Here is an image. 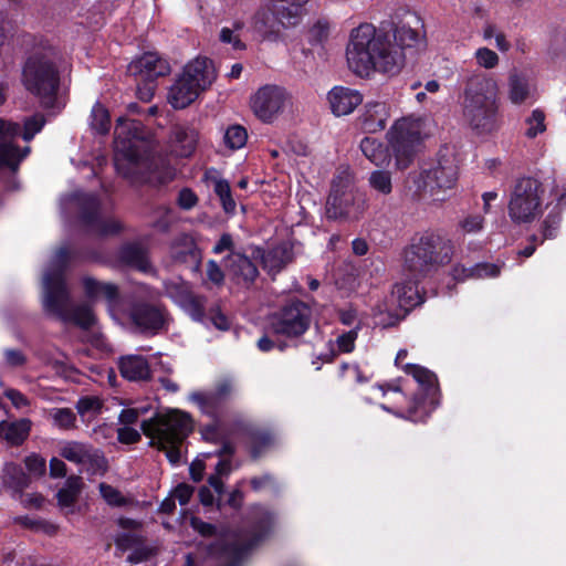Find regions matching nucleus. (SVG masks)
<instances>
[{
    "mask_svg": "<svg viewBox=\"0 0 566 566\" xmlns=\"http://www.w3.org/2000/svg\"><path fill=\"white\" fill-rule=\"evenodd\" d=\"M346 59L349 69L360 77L373 72L394 76L405 64V54L394 48L388 31L370 23H361L352 31Z\"/></svg>",
    "mask_w": 566,
    "mask_h": 566,
    "instance_id": "f257e3e1",
    "label": "nucleus"
},
{
    "mask_svg": "<svg viewBox=\"0 0 566 566\" xmlns=\"http://www.w3.org/2000/svg\"><path fill=\"white\" fill-rule=\"evenodd\" d=\"M454 243L443 229L416 232L402 250V266L408 276L424 280L451 263Z\"/></svg>",
    "mask_w": 566,
    "mask_h": 566,
    "instance_id": "f03ea898",
    "label": "nucleus"
},
{
    "mask_svg": "<svg viewBox=\"0 0 566 566\" xmlns=\"http://www.w3.org/2000/svg\"><path fill=\"white\" fill-rule=\"evenodd\" d=\"M21 81L43 109L60 108L61 71L53 50L42 49L30 53L22 66Z\"/></svg>",
    "mask_w": 566,
    "mask_h": 566,
    "instance_id": "7ed1b4c3",
    "label": "nucleus"
},
{
    "mask_svg": "<svg viewBox=\"0 0 566 566\" xmlns=\"http://www.w3.org/2000/svg\"><path fill=\"white\" fill-rule=\"evenodd\" d=\"M463 116L471 128L480 134L497 128L495 84L483 73L468 77L463 92Z\"/></svg>",
    "mask_w": 566,
    "mask_h": 566,
    "instance_id": "20e7f679",
    "label": "nucleus"
},
{
    "mask_svg": "<svg viewBox=\"0 0 566 566\" xmlns=\"http://www.w3.org/2000/svg\"><path fill=\"white\" fill-rule=\"evenodd\" d=\"M402 369L407 375L413 377L419 388L413 394L407 409L395 413L415 423L426 422L440 405L441 391L438 377L430 369L416 364H406Z\"/></svg>",
    "mask_w": 566,
    "mask_h": 566,
    "instance_id": "39448f33",
    "label": "nucleus"
},
{
    "mask_svg": "<svg viewBox=\"0 0 566 566\" xmlns=\"http://www.w3.org/2000/svg\"><path fill=\"white\" fill-rule=\"evenodd\" d=\"M213 62L208 57H197L188 63L180 77L169 91V102L176 109H182L193 103L201 92L214 80Z\"/></svg>",
    "mask_w": 566,
    "mask_h": 566,
    "instance_id": "423d86ee",
    "label": "nucleus"
},
{
    "mask_svg": "<svg viewBox=\"0 0 566 566\" xmlns=\"http://www.w3.org/2000/svg\"><path fill=\"white\" fill-rule=\"evenodd\" d=\"M237 392L234 378L226 376L218 379L210 390L193 391L190 400L209 418H223L232 421V424L241 426V415L233 407Z\"/></svg>",
    "mask_w": 566,
    "mask_h": 566,
    "instance_id": "0eeeda50",
    "label": "nucleus"
},
{
    "mask_svg": "<svg viewBox=\"0 0 566 566\" xmlns=\"http://www.w3.org/2000/svg\"><path fill=\"white\" fill-rule=\"evenodd\" d=\"M312 306L296 296L285 300L269 317V331L273 336L298 339L311 327Z\"/></svg>",
    "mask_w": 566,
    "mask_h": 566,
    "instance_id": "6e6552de",
    "label": "nucleus"
},
{
    "mask_svg": "<svg viewBox=\"0 0 566 566\" xmlns=\"http://www.w3.org/2000/svg\"><path fill=\"white\" fill-rule=\"evenodd\" d=\"M545 188L534 177L517 178L507 205L509 217L515 224L532 223L543 213Z\"/></svg>",
    "mask_w": 566,
    "mask_h": 566,
    "instance_id": "1a4fd4ad",
    "label": "nucleus"
},
{
    "mask_svg": "<svg viewBox=\"0 0 566 566\" xmlns=\"http://www.w3.org/2000/svg\"><path fill=\"white\" fill-rule=\"evenodd\" d=\"M416 190L412 193L413 200H420L427 192L433 196L436 190L451 189L458 180V166L453 156L438 155L437 164L430 169L412 176Z\"/></svg>",
    "mask_w": 566,
    "mask_h": 566,
    "instance_id": "9d476101",
    "label": "nucleus"
},
{
    "mask_svg": "<svg viewBox=\"0 0 566 566\" xmlns=\"http://www.w3.org/2000/svg\"><path fill=\"white\" fill-rule=\"evenodd\" d=\"M127 317L135 329L145 336H155L167 331L169 312L161 303L134 300L128 304Z\"/></svg>",
    "mask_w": 566,
    "mask_h": 566,
    "instance_id": "9b49d317",
    "label": "nucleus"
},
{
    "mask_svg": "<svg viewBox=\"0 0 566 566\" xmlns=\"http://www.w3.org/2000/svg\"><path fill=\"white\" fill-rule=\"evenodd\" d=\"M146 140L145 126L137 119L118 118L115 128V161H126L124 167L135 166L142 159L139 144Z\"/></svg>",
    "mask_w": 566,
    "mask_h": 566,
    "instance_id": "f8f14e48",
    "label": "nucleus"
},
{
    "mask_svg": "<svg viewBox=\"0 0 566 566\" xmlns=\"http://www.w3.org/2000/svg\"><path fill=\"white\" fill-rule=\"evenodd\" d=\"M388 142L396 160V167L407 169L413 161L417 147L421 143L417 124L406 118L397 120L388 132Z\"/></svg>",
    "mask_w": 566,
    "mask_h": 566,
    "instance_id": "ddd939ff",
    "label": "nucleus"
},
{
    "mask_svg": "<svg viewBox=\"0 0 566 566\" xmlns=\"http://www.w3.org/2000/svg\"><path fill=\"white\" fill-rule=\"evenodd\" d=\"M252 544L241 543L237 531L230 527H222L219 536L207 546V555L224 566H240Z\"/></svg>",
    "mask_w": 566,
    "mask_h": 566,
    "instance_id": "4468645a",
    "label": "nucleus"
},
{
    "mask_svg": "<svg viewBox=\"0 0 566 566\" xmlns=\"http://www.w3.org/2000/svg\"><path fill=\"white\" fill-rule=\"evenodd\" d=\"M78 220L93 233L98 235H114L122 231V224L115 220H105L101 217V201L94 193H84L78 198Z\"/></svg>",
    "mask_w": 566,
    "mask_h": 566,
    "instance_id": "2eb2a0df",
    "label": "nucleus"
},
{
    "mask_svg": "<svg viewBox=\"0 0 566 566\" xmlns=\"http://www.w3.org/2000/svg\"><path fill=\"white\" fill-rule=\"evenodd\" d=\"M115 168L118 174L133 182L149 185L155 188L167 186L175 180L176 169L164 160L151 163L146 171L138 170V164L135 166L124 167L123 163L116 160Z\"/></svg>",
    "mask_w": 566,
    "mask_h": 566,
    "instance_id": "dca6fc26",
    "label": "nucleus"
},
{
    "mask_svg": "<svg viewBox=\"0 0 566 566\" xmlns=\"http://www.w3.org/2000/svg\"><path fill=\"white\" fill-rule=\"evenodd\" d=\"M71 302L66 277H62L61 271H49L44 276V308L48 313L65 317L66 308Z\"/></svg>",
    "mask_w": 566,
    "mask_h": 566,
    "instance_id": "f3484780",
    "label": "nucleus"
},
{
    "mask_svg": "<svg viewBox=\"0 0 566 566\" xmlns=\"http://www.w3.org/2000/svg\"><path fill=\"white\" fill-rule=\"evenodd\" d=\"M272 7L270 12L274 18L272 24L268 22L269 17L265 12L261 14L260 22L270 32H275L274 24L277 23L283 28H290L297 25L303 15L306 13L305 4L308 0H270ZM260 17V13H259Z\"/></svg>",
    "mask_w": 566,
    "mask_h": 566,
    "instance_id": "a211bd4d",
    "label": "nucleus"
},
{
    "mask_svg": "<svg viewBox=\"0 0 566 566\" xmlns=\"http://www.w3.org/2000/svg\"><path fill=\"white\" fill-rule=\"evenodd\" d=\"M20 135V125L0 117V168L15 172L21 161L28 156L30 148L21 149L18 145L4 143Z\"/></svg>",
    "mask_w": 566,
    "mask_h": 566,
    "instance_id": "6ab92c4d",
    "label": "nucleus"
},
{
    "mask_svg": "<svg viewBox=\"0 0 566 566\" xmlns=\"http://www.w3.org/2000/svg\"><path fill=\"white\" fill-rule=\"evenodd\" d=\"M285 92L276 85H265L251 99V107L258 118L270 123L284 106Z\"/></svg>",
    "mask_w": 566,
    "mask_h": 566,
    "instance_id": "aec40b11",
    "label": "nucleus"
},
{
    "mask_svg": "<svg viewBox=\"0 0 566 566\" xmlns=\"http://www.w3.org/2000/svg\"><path fill=\"white\" fill-rule=\"evenodd\" d=\"M357 212L358 207H356L353 191L339 188L334 181L326 201L327 218L332 220L356 218Z\"/></svg>",
    "mask_w": 566,
    "mask_h": 566,
    "instance_id": "412c9836",
    "label": "nucleus"
},
{
    "mask_svg": "<svg viewBox=\"0 0 566 566\" xmlns=\"http://www.w3.org/2000/svg\"><path fill=\"white\" fill-rule=\"evenodd\" d=\"M159 419L164 427L163 442H184L193 431V420L186 411L175 409L163 413Z\"/></svg>",
    "mask_w": 566,
    "mask_h": 566,
    "instance_id": "4be33fe9",
    "label": "nucleus"
},
{
    "mask_svg": "<svg viewBox=\"0 0 566 566\" xmlns=\"http://www.w3.org/2000/svg\"><path fill=\"white\" fill-rule=\"evenodd\" d=\"M275 516L262 504H253L249 507L247 523L251 538L247 542L252 547L263 541L273 530Z\"/></svg>",
    "mask_w": 566,
    "mask_h": 566,
    "instance_id": "5701e85b",
    "label": "nucleus"
},
{
    "mask_svg": "<svg viewBox=\"0 0 566 566\" xmlns=\"http://www.w3.org/2000/svg\"><path fill=\"white\" fill-rule=\"evenodd\" d=\"M328 102L334 115L344 116L361 104L363 95L357 90L335 86L328 93Z\"/></svg>",
    "mask_w": 566,
    "mask_h": 566,
    "instance_id": "b1692460",
    "label": "nucleus"
},
{
    "mask_svg": "<svg viewBox=\"0 0 566 566\" xmlns=\"http://www.w3.org/2000/svg\"><path fill=\"white\" fill-rule=\"evenodd\" d=\"M128 69L133 74H139L147 80L165 76L170 70L165 60L151 52H146L140 57L133 61Z\"/></svg>",
    "mask_w": 566,
    "mask_h": 566,
    "instance_id": "393cba45",
    "label": "nucleus"
},
{
    "mask_svg": "<svg viewBox=\"0 0 566 566\" xmlns=\"http://www.w3.org/2000/svg\"><path fill=\"white\" fill-rule=\"evenodd\" d=\"M421 281L408 276V280L394 285L392 295L397 298L398 305L405 314L424 302V296L419 291Z\"/></svg>",
    "mask_w": 566,
    "mask_h": 566,
    "instance_id": "a878e982",
    "label": "nucleus"
},
{
    "mask_svg": "<svg viewBox=\"0 0 566 566\" xmlns=\"http://www.w3.org/2000/svg\"><path fill=\"white\" fill-rule=\"evenodd\" d=\"M224 262L230 274L241 279L247 286L252 285L259 276L256 265L243 253L231 251Z\"/></svg>",
    "mask_w": 566,
    "mask_h": 566,
    "instance_id": "bb28decb",
    "label": "nucleus"
},
{
    "mask_svg": "<svg viewBox=\"0 0 566 566\" xmlns=\"http://www.w3.org/2000/svg\"><path fill=\"white\" fill-rule=\"evenodd\" d=\"M389 112L384 102H368L364 113L359 116L360 128L365 133L374 134L385 129Z\"/></svg>",
    "mask_w": 566,
    "mask_h": 566,
    "instance_id": "cd10ccee",
    "label": "nucleus"
},
{
    "mask_svg": "<svg viewBox=\"0 0 566 566\" xmlns=\"http://www.w3.org/2000/svg\"><path fill=\"white\" fill-rule=\"evenodd\" d=\"M82 285L85 296L91 301L103 297L111 307L118 305L120 301L119 289L114 283L101 282L94 277L84 276Z\"/></svg>",
    "mask_w": 566,
    "mask_h": 566,
    "instance_id": "c85d7f7f",
    "label": "nucleus"
},
{
    "mask_svg": "<svg viewBox=\"0 0 566 566\" xmlns=\"http://www.w3.org/2000/svg\"><path fill=\"white\" fill-rule=\"evenodd\" d=\"M118 370L129 381H147L151 378L148 360L142 355H128L118 360Z\"/></svg>",
    "mask_w": 566,
    "mask_h": 566,
    "instance_id": "c756f323",
    "label": "nucleus"
},
{
    "mask_svg": "<svg viewBox=\"0 0 566 566\" xmlns=\"http://www.w3.org/2000/svg\"><path fill=\"white\" fill-rule=\"evenodd\" d=\"M32 421L29 418H20L13 421H0V440L9 447L22 446L30 436Z\"/></svg>",
    "mask_w": 566,
    "mask_h": 566,
    "instance_id": "7c9ffc66",
    "label": "nucleus"
},
{
    "mask_svg": "<svg viewBox=\"0 0 566 566\" xmlns=\"http://www.w3.org/2000/svg\"><path fill=\"white\" fill-rule=\"evenodd\" d=\"M117 259L123 265L140 272H147L150 269L147 250L137 242L124 243L118 249Z\"/></svg>",
    "mask_w": 566,
    "mask_h": 566,
    "instance_id": "2f4dec72",
    "label": "nucleus"
},
{
    "mask_svg": "<svg viewBox=\"0 0 566 566\" xmlns=\"http://www.w3.org/2000/svg\"><path fill=\"white\" fill-rule=\"evenodd\" d=\"M170 256L175 263L185 264L195 272L199 271L202 261L201 250L192 240L175 243Z\"/></svg>",
    "mask_w": 566,
    "mask_h": 566,
    "instance_id": "473e14b6",
    "label": "nucleus"
},
{
    "mask_svg": "<svg viewBox=\"0 0 566 566\" xmlns=\"http://www.w3.org/2000/svg\"><path fill=\"white\" fill-rule=\"evenodd\" d=\"M3 486L12 491L13 497H22L31 483L30 475L15 462H8L3 469Z\"/></svg>",
    "mask_w": 566,
    "mask_h": 566,
    "instance_id": "72a5a7b5",
    "label": "nucleus"
},
{
    "mask_svg": "<svg viewBox=\"0 0 566 566\" xmlns=\"http://www.w3.org/2000/svg\"><path fill=\"white\" fill-rule=\"evenodd\" d=\"M293 258L292 248L286 244H281L271 249L263 255V268L270 275L275 276L293 261Z\"/></svg>",
    "mask_w": 566,
    "mask_h": 566,
    "instance_id": "f704fd0d",
    "label": "nucleus"
},
{
    "mask_svg": "<svg viewBox=\"0 0 566 566\" xmlns=\"http://www.w3.org/2000/svg\"><path fill=\"white\" fill-rule=\"evenodd\" d=\"M566 208V190L558 195L557 202L552 207L548 214L542 223V239L544 240L554 239L557 235L562 222V212Z\"/></svg>",
    "mask_w": 566,
    "mask_h": 566,
    "instance_id": "c9c22d12",
    "label": "nucleus"
},
{
    "mask_svg": "<svg viewBox=\"0 0 566 566\" xmlns=\"http://www.w3.org/2000/svg\"><path fill=\"white\" fill-rule=\"evenodd\" d=\"M83 488L82 478L78 475H70L65 481V485L60 489L56 493L57 504L61 507H70L73 506Z\"/></svg>",
    "mask_w": 566,
    "mask_h": 566,
    "instance_id": "e433bc0d",
    "label": "nucleus"
},
{
    "mask_svg": "<svg viewBox=\"0 0 566 566\" xmlns=\"http://www.w3.org/2000/svg\"><path fill=\"white\" fill-rule=\"evenodd\" d=\"M395 44L394 48L398 52H402L405 49H412L420 42V35L417 30L405 23L394 24L392 28Z\"/></svg>",
    "mask_w": 566,
    "mask_h": 566,
    "instance_id": "4c0bfd02",
    "label": "nucleus"
},
{
    "mask_svg": "<svg viewBox=\"0 0 566 566\" xmlns=\"http://www.w3.org/2000/svg\"><path fill=\"white\" fill-rule=\"evenodd\" d=\"M250 440V457L252 460H258L262 454L272 446L273 434L263 429H251L248 431Z\"/></svg>",
    "mask_w": 566,
    "mask_h": 566,
    "instance_id": "58836bf2",
    "label": "nucleus"
},
{
    "mask_svg": "<svg viewBox=\"0 0 566 566\" xmlns=\"http://www.w3.org/2000/svg\"><path fill=\"white\" fill-rule=\"evenodd\" d=\"M359 147L365 157L376 166H382L389 160L387 148L376 138L364 137Z\"/></svg>",
    "mask_w": 566,
    "mask_h": 566,
    "instance_id": "ea45409f",
    "label": "nucleus"
},
{
    "mask_svg": "<svg viewBox=\"0 0 566 566\" xmlns=\"http://www.w3.org/2000/svg\"><path fill=\"white\" fill-rule=\"evenodd\" d=\"M174 140L179 147L178 155L180 157H190L196 150L197 133L195 129L177 127L174 132Z\"/></svg>",
    "mask_w": 566,
    "mask_h": 566,
    "instance_id": "a19ab883",
    "label": "nucleus"
},
{
    "mask_svg": "<svg viewBox=\"0 0 566 566\" xmlns=\"http://www.w3.org/2000/svg\"><path fill=\"white\" fill-rule=\"evenodd\" d=\"M62 322L73 323L82 329H90L95 324V315L86 305H78L72 311L66 308L65 317H60Z\"/></svg>",
    "mask_w": 566,
    "mask_h": 566,
    "instance_id": "79ce46f5",
    "label": "nucleus"
},
{
    "mask_svg": "<svg viewBox=\"0 0 566 566\" xmlns=\"http://www.w3.org/2000/svg\"><path fill=\"white\" fill-rule=\"evenodd\" d=\"M91 127L99 135L109 133L111 115L108 109L101 102H96L92 107Z\"/></svg>",
    "mask_w": 566,
    "mask_h": 566,
    "instance_id": "37998d69",
    "label": "nucleus"
},
{
    "mask_svg": "<svg viewBox=\"0 0 566 566\" xmlns=\"http://www.w3.org/2000/svg\"><path fill=\"white\" fill-rule=\"evenodd\" d=\"M510 99L513 104L524 103L530 95L528 82L518 74H512L509 78Z\"/></svg>",
    "mask_w": 566,
    "mask_h": 566,
    "instance_id": "c03bdc74",
    "label": "nucleus"
},
{
    "mask_svg": "<svg viewBox=\"0 0 566 566\" xmlns=\"http://www.w3.org/2000/svg\"><path fill=\"white\" fill-rule=\"evenodd\" d=\"M243 483L244 480L238 481L234 489L228 493L226 500H223L222 496L217 499L216 507L218 511H222L227 506L235 512L242 509L245 499V495L241 490Z\"/></svg>",
    "mask_w": 566,
    "mask_h": 566,
    "instance_id": "a18cd8bd",
    "label": "nucleus"
},
{
    "mask_svg": "<svg viewBox=\"0 0 566 566\" xmlns=\"http://www.w3.org/2000/svg\"><path fill=\"white\" fill-rule=\"evenodd\" d=\"M214 193L219 197L222 209L228 214H233L235 212V201L232 198L231 187L228 180L226 179H216L214 180Z\"/></svg>",
    "mask_w": 566,
    "mask_h": 566,
    "instance_id": "49530a36",
    "label": "nucleus"
},
{
    "mask_svg": "<svg viewBox=\"0 0 566 566\" xmlns=\"http://www.w3.org/2000/svg\"><path fill=\"white\" fill-rule=\"evenodd\" d=\"M166 294L178 306H182L193 294L187 282H170L165 285Z\"/></svg>",
    "mask_w": 566,
    "mask_h": 566,
    "instance_id": "de8ad7c7",
    "label": "nucleus"
},
{
    "mask_svg": "<svg viewBox=\"0 0 566 566\" xmlns=\"http://www.w3.org/2000/svg\"><path fill=\"white\" fill-rule=\"evenodd\" d=\"M369 186L382 196L392 191L391 174L387 170H375L369 176Z\"/></svg>",
    "mask_w": 566,
    "mask_h": 566,
    "instance_id": "09e8293b",
    "label": "nucleus"
},
{
    "mask_svg": "<svg viewBox=\"0 0 566 566\" xmlns=\"http://www.w3.org/2000/svg\"><path fill=\"white\" fill-rule=\"evenodd\" d=\"M248 139L247 129L241 125H231L226 129L223 140L224 145L230 149L242 148Z\"/></svg>",
    "mask_w": 566,
    "mask_h": 566,
    "instance_id": "8fccbe9b",
    "label": "nucleus"
},
{
    "mask_svg": "<svg viewBox=\"0 0 566 566\" xmlns=\"http://www.w3.org/2000/svg\"><path fill=\"white\" fill-rule=\"evenodd\" d=\"M206 302L203 295L192 294L181 308L196 322H202L206 316Z\"/></svg>",
    "mask_w": 566,
    "mask_h": 566,
    "instance_id": "3c124183",
    "label": "nucleus"
},
{
    "mask_svg": "<svg viewBox=\"0 0 566 566\" xmlns=\"http://www.w3.org/2000/svg\"><path fill=\"white\" fill-rule=\"evenodd\" d=\"M53 423L63 430L76 428V415L70 408H53L51 410Z\"/></svg>",
    "mask_w": 566,
    "mask_h": 566,
    "instance_id": "603ef678",
    "label": "nucleus"
},
{
    "mask_svg": "<svg viewBox=\"0 0 566 566\" xmlns=\"http://www.w3.org/2000/svg\"><path fill=\"white\" fill-rule=\"evenodd\" d=\"M250 486L252 491L260 492L262 490H270L274 495H277L281 491V486L271 473H264L260 476H253L250 479Z\"/></svg>",
    "mask_w": 566,
    "mask_h": 566,
    "instance_id": "864d4df0",
    "label": "nucleus"
},
{
    "mask_svg": "<svg viewBox=\"0 0 566 566\" xmlns=\"http://www.w3.org/2000/svg\"><path fill=\"white\" fill-rule=\"evenodd\" d=\"M230 423L232 421L223 418H211V422L202 426L200 429L203 440L217 442L220 439L221 430Z\"/></svg>",
    "mask_w": 566,
    "mask_h": 566,
    "instance_id": "5fc2aeb1",
    "label": "nucleus"
},
{
    "mask_svg": "<svg viewBox=\"0 0 566 566\" xmlns=\"http://www.w3.org/2000/svg\"><path fill=\"white\" fill-rule=\"evenodd\" d=\"M83 464H87L93 473L104 474L107 470V460L104 453L97 449H87Z\"/></svg>",
    "mask_w": 566,
    "mask_h": 566,
    "instance_id": "6e6d98bb",
    "label": "nucleus"
},
{
    "mask_svg": "<svg viewBox=\"0 0 566 566\" xmlns=\"http://www.w3.org/2000/svg\"><path fill=\"white\" fill-rule=\"evenodd\" d=\"M526 125L528 126L525 135L528 138H535L538 134L546 130L545 114L542 109H534L532 115L526 118Z\"/></svg>",
    "mask_w": 566,
    "mask_h": 566,
    "instance_id": "4d7b16f0",
    "label": "nucleus"
},
{
    "mask_svg": "<svg viewBox=\"0 0 566 566\" xmlns=\"http://www.w3.org/2000/svg\"><path fill=\"white\" fill-rule=\"evenodd\" d=\"M98 489L102 497L108 505L114 507H122L127 505L126 497L116 488L102 482Z\"/></svg>",
    "mask_w": 566,
    "mask_h": 566,
    "instance_id": "13d9d810",
    "label": "nucleus"
},
{
    "mask_svg": "<svg viewBox=\"0 0 566 566\" xmlns=\"http://www.w3.org/2000/svg\"><path fill=\"white\" fill-rule=\"evenodd\" d=\"M87 449L85 444L71 442L61 449V455L70 462L82 464Z\"/></svg>",
    "mask_w": 566,
    "mask_h": 566,
    "instance_id": "bf43d9fd",
    "label": "nucleus"
},
{
    "mask_svg": "<svg viewBox=\"0 0 566 566\" xmlns=\"http://www.w3.org/2000/svg\"><path fill=\"white\" fill-rule=\"evenodd\" d=\"M45 125V118L42 114H35L24 120L22 138L30 142L42 130Z\"/></svg>",
    "mask_w": 566,
    "mask_h": 566,
    "instance_id": "052dcab7",
    "label": "nucleus"
},
{
    "mask_svg": "<svg viewBox=\"0 0 566 566\" xmlns=\"http://www.w3.org/2000/svg\"><path fill=\"white\" fill-rule=\"evenodd\" d=\"M479 66L486 70L494 69L499 64V55L489 48H479L474 53Z\"/></svg>",
    "mask_w": 566,
    "mask_h": 566,
    "instance_id": "680f3d73",
    "label": "nucleus"
},
{
    "mask_svg": "<svg viewBox=\"0 0 566 566\" xmlns=\"http://www.w3.org/2000/svg\"><path fill=\"white\" fill-rule=\"evenodd\" d=\"M24 465L29 475L42 476L46 471V461L38 453H31L24 458Z\"/></svg>",
    "mask_w": 566,
    "mask_h": 566,
    "instance_id": "e2e57ef3",
    "label": "nucleus"
},
{
    "mask_svg": "<svg viewBox=\"0 0 566 566\" xmlns=\"http://www.w3.org/2000/svg\"><path fill=\"white\" fill-rule=\"evenodd\" d=\"M160 417H163V413L155 412L151 418L143 420L140 428L145 436L153 437L156 434L163 441L164 427H161Z\"/></svg>",
    "mask_w": 566,
    "mask_h": 566,
    "instance_id": "0e129e2a",
    "label": "nucleus"
},
{
    "mask_svg": "<svg viewBox=\"0 0 566 566\" xmlns=\"http://www.w3.org/2000/svg\"><path fill=\"white\" fill-rule=\"evenodd\" d=\"M198 202L199 198L191 188L184 187L179 190L176 203L181 210H191Z\"/></svg>",
    "mask_w": 566,
    "mask_h": 566,
    "instance_id": "69168bd1",
    "label": "nucleus"
},
{
    "mask_svg": "<svg viewBox=\"0 0 566 566\" xmlns=\"http://www.w3.org/2000/svg\"><path fill=\"white\" fill-rule=\"evenodd\" d=\"M500 273L501 268L494 263L481 262L472 265L473 279L496 277Z\"/></svg>",
    "mask_w": 566,
    "mask_h": 566,
    "instance_id": "338daca9",
    "label": "nucleus"
},
{
    "mask_svg": "<svg viewBox=\"0 0 566 566\" xmlns=\"http://www.w3.org/2000/svg\"><path fill=\"white\" fill-rule=\"evenodd\" d=\"M329 28L327 22L317 21L308 31V43L311 45L322 44L327 40Z\"/></svg>",
    "mask_w": 566,
    "mask_h": 566,
    "instance_id": "774afa93",
    "label": "nucleus"
}]
</instances>
